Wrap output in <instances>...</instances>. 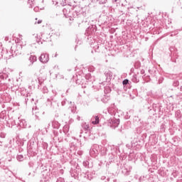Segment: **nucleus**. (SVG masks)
I'll list each match as a JSON object with an SVG mask.
<instances>
[{"instance_id": "nucleus-6", "label": "nucleus", "mask_w": 182, "mask_h": 182, "mask_svg": "<svg viewBox=\"0 0 182 182\" xmlns=\"http://www.w3.org/2000/svg\"><path fill=\"white\" fill-rule=\"evenodd\" d=\"M28 4L30 8H32V6H33V5H35V0H28Z\"/></svg>"}, {"instance_id": "nucleus-3", "label": "nucleus", "mask_w": 182, "mask_h": 182, "mask_svg": "<svg viewBox=\"0 0 182 182\" xmlns=\"http://www.w3.org/2000/svg\"><path fill=\"white\" fill-rule=\"evenodd\" d=\"M99 153V151H97V149H92L90 151V156H92V157H96V156H97Z\"/></svg>"}, {"instance_id": "nucleus-5", "label": "nucleus", "mask_w": 182, "mask_h": 182, "mask_svg": "<svg viewBox=\"0 0 182 182\" xmlns=\"http://www.w3.org/2000/svg\"><path fill=\"white\" fill-rule=\"evenodd\" d=\"M29 60L31 63H33L34 62H36V56L31 55L30 58H29Z\"/></svg>"}, {"instance_id": "nucleus-11", "label": "nucleus", "mask_w": 182, "mask_h": 182, "mask_svg": "<svg viewBox=\"0 0 182 182\" xmlns=\"http://www.w3.org/2000/svg\"><path fill=\"white\" fill-rule=\"evenodd\" d=\"M63 12L65 16H68V15L66 14V9H64L63 10Z\"/></svg>"}, {"instance_id": "nucleus-4", "label": "nucleus", "mask_w": 182, "mask_h": 182, "mask_svg": "<svg viewBox=\"0 0 182 182\" xmlns=\"http://www.w3.org/2000/svg\"><path fill=\"white\" fill-rule=\"evenodd\" d=\"M92 124H99V117L95 116L94 118H92Z\"/></svg>"}, {"instance_id": "nucleus-7", "label": "nucleus", "mask_w": 182, "mask_h": 182, "mask_svg": "<svg viewBox=\"0 0 182 182\" xmlns=\"http://www.w3.org/2000/svg\"><path fill=\"white\" fill-rule=\"evenodd\" d=\"M16 49H17V50H22V43H21V41H19V42L17 43Z\"/></svg>"}, {"instance_id": "nucleus-18", "label": "nucleus", "mask_w": 182, "mask_h": 182, "mask_svg": "<svg viewBox=\"0 0 182 182\" xmlns=\"http://www.w3.org/2000/svg\"><path fill=\"white\" fill-rule=\"evenodd\" d=\"M1 137H2V135H1Z\"/></svg>"}, {"instance_id": "nucleus-1", "label": "nucleus", "mask_w": 182, "mask_h": 182, "mask_svg": "<svg viewBox=\"0 0 182 182\" xmlns=\"http://www.w3.org/2000/svg\"><path fill=\"white\" fill-rule=\"evenodd\" d=\"M39 60L42 63H48V62H49V55L47 53H43L39 58Z\"/></svg>"}, {"instance_id": "nucleus-10", "label": "nucleus", "mask_w": 182, "mask_h": 182, "mask_svg": "<svg viewBox=\"0 0 182 182\" xmlns=\"http://www.w3.org/2000/svg\"><path fill=\"white\" fill-rule=\"evenodd\" d=\"M129 83V80H124L122 82L123 85H127Z\"/></svg>"}, {"instance_id": "nucleus-17", "label": "nucleus", "mask_w": 182, "mask_h": 182, "mask_svg": "<svg viewBox=\"0 0 182 182\" xmlns=\"http://www.w3.org/2000/svg\"><path fill=\"white\" fill-rule=\"evenodd\" d=\"M38 82H41V80L38 79Z\"/></svg>"}, {"instance_id": "nucleus-8", "label": "nucleus", "mask_w": 182, "mask_h": 182, "mask_svg": "<svg viewBox=\"0 0 182 182\" xmlns=\"http://www.w3.org/2000/svg\"><path fill=\"white\" fill-rule=\"evenodd\" d=\"M17 160H18V161H22V160H23V156H22V155H18V156H17Z\"/></svg>"}, {"instance_id": "nucleus-2", "label": "nucleus", "mask_w": 182, "mask_h": 182, "mask_svg": "<svg viewBox=\"0 0 182 182\" xmlns=\"http://www.w3.org/2000/svg\"><path fill=\"white\" fill-rule=\"evenodd\" d=\"M120 122L117 119H109V126L111 127H117Z\"/></svg>"}, {"instance_id": "nucleus-9", "label": "nucleus", "mask_w": 182, "mask_h": 182, "mask_svg": "<svg viewBox=\"0 0 182 182\" xmlns=\"http://www.w3.org/2000/svg\"><path fill=\"white\" fill-rule=\"evenodd\" d=\"M83 127L85 130H87L89 129V124L86 123L83 124Z\"/></svg>"}, {"instance_id": "nucleus-14", "label": "nucleus", "mask_w": 182, "mask_h": 182, "mask_svg": "<svg viewBox=\"0 0 182 182\" xmlns=\"http://www.w3.org/2000/svg\"><path fill=\"white\" fill-rule=\"evenodd\" d=\"M25 126H26V124L23 125V127H25Z\"/></svg>"}, {"instance_id": "nucleus-13", "label": "nucleus", "mask_w": 182, "mask_h": 182, "mask_svg": "<svg viewBox=\"0 0 182 182\" xmlns=\"http://www.w3.org/2000/svg\"><path fill=\"white\" fill-rule=\"evenodd\" d=\"M21 123H26L25 120L21 121Z\"/></svg>"}, {"instance_id": "nucleus-12", "label": "nucleus", "mask_w": 182, "mask_h": 182, "mask_svg": "<svg viewBox=\"0 0 182 182\" xmlns=\"http://www.w3.org/2000/svg\"><path fill=\"white\" fill-rule=\"evenodd\" d=\"M37 23H38V24H39V23H42V20H38V22H37Z\"/></svg>"}, {"instance_id": "nucleus-15", "label": "nucleus", "mask_w": 182, "mask_h": 182, "mask_svg": "<svg viewBox=\"0 0 182 182\" xmlns=\"http://www.w3.org/2000/svg\"><path fill=\"white\" fill-rule=\"evenodd\" d=\"M117 1H119V0H114L115 2H117Z\"/></svg>"}, {"instance_id": "nucleus-16", "label": "nucleus", "mask_w": 182, "mask_h": 182, "mask_svg": "<svg viewBox=\"0 0 182 182\" xmlns=\"http://www.w3.org/2000/svg\"><path fill=\"white\" fill-rule=\"evenodd\" d=\"M20 126H22V122H21Z\"/></svg>"}]
</instances>
